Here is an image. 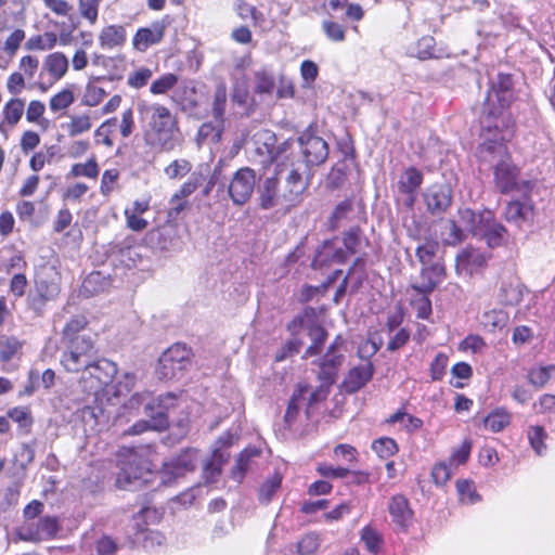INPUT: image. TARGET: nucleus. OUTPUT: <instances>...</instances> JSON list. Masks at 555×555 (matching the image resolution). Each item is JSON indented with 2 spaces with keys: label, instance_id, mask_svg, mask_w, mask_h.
Listing matches in <instances>:
<instances>
[{
  "label": "nucleus",
  "instance_id": "nucleus-1",
  "mask_svg": "<svg viewBox=\"0 0 555 555\" xmlns=\"http://www.w3.org/2000/svg\"><path fill=\"white\" fill-rule=\"evenodd\" d=\"M308 185L309 178L301 163L278 164L272 176L259 180V206L262 209L295 206L300 203Z\"/></svg>",
  "mask_w": 555,
  "mask_h": 555
},
{
  "label": "nucleus",
  "instance_id": "nucleus-2",
  "mask_svg": "<svg viewBox=\"0 0 555 555\" xmlns=\"http://www.w3.org/2000/svg\"><path fill=\"white\" fill-rule=\"evenodd\" d=\"M511 137L508 130L500 137L494 133L480 145L479 155L482 162L492 165L493 182L502 194L517 192L527 196L532 190V182L524 179L520 169L514 164L504 141Z\"/></svg>",
  "mask_w": 555,
  "mask_h": 555
},
{
  "label": "nucleus",
  "instance_id": "nucleus-3",
  "mask_svg": "<svg viewBox=\"0 0 555 555\" xmlns=\"http://www.w3.org/2000/svg\"><path fill=\"white\" fill-rule=\"evenodd\" d=\"M140 119L144 122V141L156 150L171 152L181 144L177 117L159 103H138Z\"/></svg>",
  "mask_w": 555,
  "mask_h": 555
},
{
  "label": "nucleus",
  "instance_id": "nucleus-4",
  "mask_svg": "<svg viewBox=\"0 0 555 555\" xmlns=\"http://www.w3.org/2000/svg\"><path fill=\"white\" fill-rule=\"evenodd\" d=\"M152 454V450L146 447L120 448L117 453V488L132 491L152 482L156 474Z\"/></svg>",
  "mask_w": 555,
  "mask_h": 555
},
{
  "label": "nucleus",
  "instance_id": "nucleus-5",
  "mask_svg": "<svg viewBox=\"0 0 555 555\" xmlns=\"http://www.w3.org/2000/svg\"><path fill=\"white\" fill-rule=\"evenodd\" d=\"M513 79L511 75L499 74L491 89L488 91L483 103V113L488 114L481 121L482 129L489 132L492 129V118L499 117L503 109L509 105L513 100Z\"/></svg>",
  "mask_w": 555,
  "mask_h": 555
},
{
  "label": "nucleus",
  "instance_id": "nucleus-6",
  "mask_svg": "<svg viewBox=\"0 0 555 555\" xmlns=\"http://www.w3.org/2000/svg\"><path fill=\"white\" fill-rule=\"evenodd\" d=\"M64 341L66 349L62 353L61 364L67 372H83L92 359L96 358L98 351L90 335H82L78 339Z\"/></svg>",
  "mask_w": 555,
  "mask_h": 555
},
{
  "label": "nucleus",
  "instance_id": "nucleus-7",
  "mask_svg": "<svg viewBox=\"0 0 555 555\" xmlns=\"http://www.w3.org/2000/svg\"><path fill=\"white\" fill-rule=\"evenodd\" d=\"M192 352L185 345L175 344L158 360L156 374L159 379L170 380L183 376L191 366Z\"/></svg>",
  "mask_w": 555,
  "mask_h": 555
},
{
  "label": "nucleus",
  "instance_id": "nucleus-8",
  "mask_svg": "<svg viewBox=\"0 0 555 555\" xmlns=\"http://www.w3.org/2000/svg\"><path fill=\"white\" fill-rule=\"evenodd\" d=\"M345 351V340L341 335H337L328 346L324 357L320 360V370L318 372L320 380H323L326 385L334 383L336 371L344 362Z\"/></svg>",
  "mask_w": 555,
  "mask_h": 555
},
{
  "label": "nucleus",
  "instance_id": "nucleus-9",
  "mask_svg": "<svg viewBox=\"0 0 555 555\" xmlns=\"http://www.w3.org/2000/svg\"><path fill=\"white\" fill-rule=\"evenodd\" d=\"M59 521L54 516H44L38 520L24 522L17 530L22 541L39 542L53 538L59 531Z\"/></svg>",
  "mask_w": 555,
  "mask_h": 555
},
{
  "label": "nucleus",
  "instance_id": "nucleus-10",
  "mask_svg": "<svg viewBox=\"0 0 555 555\" xmlns=\"http://www.w3.org/2000/svg\"><path fill=\"white\" fill-rule=\"evenodd\" d=\"M256 176L249 167L240 168L232 177L228 193L233 204L244 205L248 202L255 190Z\"/></svg>",
  "mask_w": 555,
  "mask_h": 555
},
{
  "label": "nucleus",
  "instance_id": "nucleus-11",
  "mask_svg": "<svg viewBox=\"0 0 555 555\" xmlns=\"http://www.w3.org/2000/svg\"><path fill=\"white\" fill-rule=\"evenodd\" d=\"M299 325L307 331L312 344L306 350V357H311L320 352V348L327 337V333L320 325L315 312L312 308H308L301 315L294 320V325Z\"/></svg>",
  "mask_w": 555,
  "mask_h": 555
},
{
  "label": "nucleus",
  "instance_id": "nucleus-12",
  "mask_svg": "<svg viewBox=\"0 0 555 555\" xmlns=\"http://www.w3.org/2000/svg\"><path fill=\"white\" fill-rule=\"evenodd\" d=\"M117 373V366L107 359H92L89 366L82 372V379L90 378V390L98 391L103 386L108 385Z\"/></svg>",
  "mask_w": 555,
  "mask_h": 555
},
{
  "label": "nucleus",
  "instance_id": "nucleus-13",
  "mask_svg": "<svg viewBox=\"0 0 555 555\" xmlns=\"http://www.w3.org/2000/svg\"><path fill=\"white\" fill-rule=\"evenodd\" d=\"M307 166H319L328 157V145L324 139L311 132H304L298 138Z\"/></svg>",
  "mask_w": 555,
  "mask_h": 555
},
{
  "label": "nucleus",
  "instance_id": "nucleus-14",
  "mask_svg": "<svg viewBox=\"0 0 555 555\" xmlns=\"http://www.w3.org/2000/svg\"><path fill=\"white\" fill-rule=\"evenodd\" d=\"M427 211L433 216L444 214L452 204V190L448 184H433L423 193Z\"/></svg>",
  "mask_w": 555,
  "mask_h": 555
},
{
  "label": "nucleus",
  "instance_id": "nucleus-15",
  "mask_svg": "<svg viewBox=\"0 0 555 555\" xmlns=\"http://www.w3.org/2000/svg\"><path fill=\"white\" fill-rule=\"evenodd\" d=\"M197 457V450L189 449L179 454L178 457L170 463H165L164 469L160 472L163 482L168 483L171 479L179 478L188 472H193L196 467Z\"/></svg>",
  "mask_w": 555,
  "mask_h": 555
},
{
  "label": "nucleus",
  "instance_id": "nucleus-16",
  "mask_svg": "<svg viewBox=\"0 0 555 555\" xmlns=\"http://www.w3.org/2000/svg\"><path fill=\"white\" fill-rule=\"evenodd\" d=\"M179 405V397L173 392H167L157 398L151 399L145 404V410L155 414L153 426L156 430L165 429L168 426V414Z\"/></svg>",
  "mask_w": 555,
  "mask_h": 555
},
{
  "label": "nucleus",
  "instance_id": "nucleus-17",
  "mask_svg": "<svg viewBox=\"0 0 555 555\" xmlns=\"http://www.w3.org/2000/svg\"><path fill=\"white\" fill-rule=\"evenodd\" d=\"M487 262L485 253L478 248L466 247L455 259V270L459 275L472 276L479 272Z\"/></svg>",
  "mask_w": 555,
  "mask_h": 555
},
{
  "label": "nucleus",
  "instance_id": "nucleus-18",
  "mask_svg": "<svg viewBox=\"0 0 555 555\" xmlns=\"http://www.w3.org/2000/svg\"><path fill=\"white\" fill-rule=\"evenodd\" d=\"M166 26L164 21H155L147 27L139 28L132 39L134 49L144 52L151 46L158 44L165 36Z\"/></svg>",
  "mask_w": 555,
  "mask_h": 555
},
{
  "label": "nucleus",
  "instance_id": "nucleus-19",
  "mask_svg": "<svg viewBox=\"0 0 555 555\" xmlns=\"http://www.w3.org/2000/svg\"><path fill=\"white\" fill-rule=\"evenodd\" d=\"M275 134L269 130H261L254 135L255 152L261 157L260 163L268 165L275 162L280 155V147L275 146Z\"/></svg>",
  "mask_w": 555,
  "mask_h": 555
},
{
  "label": "nucleus",
  "instance_id": "nucleus-20",
  "mask_svg": "<svg viewBox=\"0 0 555 555\" xmlns=\"http://www.w3.org/2000/svg\"><path fill=\"white\" fill-rule=\"evenodd\" d=\"M482 225V232L479 237L483 238L489 247H496L504 243L506 230L494 220V217L490 210L481 212L480 219Z\"/></svg>",
  "mask_w": 555,
  "mask_h": 555
},
{
  "label": "nucleus",
  "instance_id": "nucleus-21",
  "mask_svg": "<svg viewBox=\"0 0 555 555\" xmlns=\"http://www.w3.org/2000/svg\"><path fill=\"white\" fill-rule=\"evenodd\" d=\"M346 258L347 253L341 247H337L332 241H326L318 248L312 261V267L314 269H321L333 263H343Z\"/></svg>",
  "mask_w": 555,
  "mask_h": 555
},
{
  "label": "nucleus",
  "instance_id": "nucleus-22",
  "mask_svg": "<svg viewBox=\"0 0 555 555\" xmlns=\"http://www.w3.org/2000/svg\"><path fill=\"white\" fill-rule=\"evenodd\" d=\"M446 269L442 262L437 261L423 266L421 270V284L414 288L422 294L431 293L444 279Z\"/></svg>",
  "mask_w": 555,
  "mask_h": 555
},
{
  "label": "nucleus",
  "instance_id": "nucleus-23",
  "mask_svg": "<svg viewBox=\"0 0 555 555\" xmlns=\"http://www.w3.org/2000/svg\"><path fill=\"white\" fill-rule=\"evenodd\" d=\"M388 509L392 521L401 529H406L412 524L413 511L405 496L400 494L392 496Z\"/></svg>",
  "mask_w": 555,
  "mask_h": 555
},
{
  "label": "nucleus",
  "instance_id": "nucleus-24",
  "mask_svg": "<svg viewBox=\"0 0 555 555\" xmlns=\"http://www.w3.org/2000/svg\"><path fill=\"white\" fill-rule=\"evenodd\" d=\"M374 373V367L371 362H366L359 366L351 369L344 382V387L347 392L353 393L364 387Z\"/></svg>",
  "mask_w": 555,
  "mask_h": 555
},
{
  "label": "nucleus",
  "instance_id": "nucleus-25",
  "mask_svg": "<svg viewBox=\"0 0 555 555\" xmlns=\"http://www.w3.org/2000/svg\"><path fill=\"white\" fill-rule=\"evenodd\" d=\"M505 218L520 227L522 223L532 220L533 206L529 201H512L506 206Z\"/></svg>",
  "mask_w": 555,
  "mask_h": 555
},
{
  "label": "nucleus",
  "instance_id": "nucleus-26",
  "mask_svg": "<svg viewBox=\"0 0 555 555\" xmlns=\"http://www.w3.org/2000/svg\"><path fill=\"white\" fill-rule=\"evenodd\" d=\"M126 29L121 25L105 26L99 35V43L102 49H114L126 41Z\"/></svg>",
  "mask_w": 555,
  "mask_h": 555
},
{
  "label": "nucleus",
  "instance_id": "nucleus-27",
  "mask_svg": "<svg viewBox=\"0 0 555 555\" xmlns=\"http://www.w3.org/2000/svg\"><path fill=\"white\" fill-rule=\"evenodd\" d=\"M68 65V59L63 52H54L46 56L43 69L49 73L53 81H57L65 76Z\"/></svg>",
  "mask_w": 555,
  "mask_h": 555
},
{
  "label": "nucleus",
  "instance_id": "nucleus-28",
  "mask_svg": "<svg viewBox=\"0 0 555 555\" xmlns=\"http://www.w3.org/2000/svg\"><path fill=\"white\" fill-rule=\"evenodd\" d=\"M321 30L325 38L333 43H343L346 40L347 28L332 17L322 20Z\"/></svg>",
  "mask_w": 555,
  "mask_h": 555
},
{
  "label": "nucleus",
  "instance_id": "nucleus-29",
  "mask_svg": "<svg viewBox=\"0 0 555 555\" xmlns=\"http://www.w3.org/2000/svg\"><path fill=\"white\" fill-rule=\"evenodd\" d=\"M25 109V102L20 98L10 99L3 106V122L14 127L21 120Z\"/></svg>",
  "mask_w": 555,
  "mask_h": 555
},
{
  "label": "nucleus",
  "instance_id": "nucleus-30",
  "mask_svg": "<svg viewBox=\"0 0 555 555\" xmlns=\"http://www.w3.org/2000/svg\"><path fill=\"white\" fill-rule=\"evenodd\" d=\"M422 182V172L414 167H410L400 176L398 189L401 193H415Z\"/></svg>",
  "mask_w": 555,
  "mask_h": 555
},
{
  "label": "nucleus",
  "instance_id": "nucleus-31",
  "mask_svg": "<svg viewBox=\"0 0 555 555\" xmlns=\"http://www.w3.org/2000/svg\"><path fill=\"white\" fill-rule=\"evenodd\" d=\"M57 35L53 31H46L42 35H36L25 42V49L28 51L52 50L57 43Z\"/></svg>",
  "mask_w": 555,
  "mask_h": 555
},
{
  "label": "nucleus",
  "instance_id": "nucleus-32",
  "mask_svg": "<svg viewBox=\"0 0 555 555\" xmlns=\"http://www.w3.org/2000/svg\"><path fill=\"white\" fill-rule=\"evenodd\" d=\"M222 122L223 121H217V125L211 122L203 124L197 131V144L202 145L207 142L218 143L221 139Z\"/></svg>",
  "mask_w": 555,
  "mask_h": 555
},
{
  "label": "nucleus",
  "instance_id": "nucleus-33",
  "mask_svg": "<svg viewBox=\"0 0 555 555\" xmlns=\"http://www.w3.org/2000/svg\"><path fill=\"white\" fill-rule=\"evenodd\" d=\"M439 243L435 240H425V242L416 247L415 255L422 266H427L439 261L437 253Z\"/></svg>",
  "mask_w": 555,
  "mask_h": 555
},
{
  "label": "nucleus",
  "instance_id": "nucleus-34",
  "mask_svg": "<svg viewBox=\"0 0 555 555\" xmlns=\"http://www.w3.org/2000/svg\"><path fill=\"white\" fill-rule=\"evenodd\" d=\"M480 323L490 332L503 328L507 323V314L503 310H490L482 313Z\"/></svg>",
  "mask_w": 555,
  "mask_h": 555
},
{
  "label": "nucleus",
  "instance_id": "nucleus-35",
  "mask_svg": "<svg viewBox=\"0 0 555 555\" xmlns=\"http://www.w3.org/2000/svg\"><path fill=\"white\" fill-rule=\"evenodd\" d=\"M261 451L258 448H246L243 450L237 460L234 468L232 469V476L235 480L241 481L245 472L248 467V461L253 457L259 456Z\"/></svg>",
  "mask_w": 555,
  "mask_h": 555
},
{
  "label": "nucleus",
  "instance_id": "nucleus-36",
  "mask_svg": "<svg viewBox=\"0 0 555 555\" xmlns=\"http://www.w3.org/2000/svg\"><path fill=\"white\" fill-rule=\"evenodd\" d=\"M511 423V415L503 409H498L485 418V426L493 433L503 430Z\"/></svg>",
  "mask_w": 555,
  "mask_h": 555
},
{
  "label": "nucleus",
  "instance_id": "nucleus-37",
  "mask_svg": "<svg viewBox=\"0 0 555 555\" xmlns=\"http://www.w3.org/2000/svg\"><path fill=\"white\" fill-rule=\"evenodd\" d=\"M192 170V164L185 158L172 160L165 167L164 173L170 180H179L189 175Z\"/></svg>",
  "mask_w": 555,
  "mask_h": 555
},
{
  "label": "nucleus",
  "instance_id": "nucleus-38",
  "mask_svg": "<svg viewBox=\"0 0 555 555\" xmlns=\"http://www.w3.org/2000/svg\"><path fill=\"white\" fill-rule=\"evenodd\" d=\"M87 325V320L83 315L73 317L63 328V340L78 339L86 333H81Z\"/></svg>",
  "mask_w": 555,
  "mask_h": 555
},
{
  "label": "nucleus",
  "instance_id": "nucleus-39",
  "mask_svg": "<svg viewBox=\"0 0 555 555\" xmlns=\"http://www.w3.org/2000/svg\"><path fill=\"white\" fill-rule=\"evenodd\" d=\"M203 175L199 171H193L188 180L180 186V189L173 194V201L179 198H186L192 195L202 184Z\"/></svg>",
  "mask_w": 555,
  "mask_h": 555
},
{
  "label": "nucleus",
  "instance_id": "nucleus-40",
  "mask_svg": "<svg viewBox=\"0 0 555 555\" xmlns=\"http://www.w3.org/2000/svg\"><path fill=\"white\" fill-rule=\"evenodd\" d=\"M555 372V365L538 366L528 372L527 378L529 383L537 387H543Z\"/></svg>",
  "mask_w": 555,
  "mask_h": 555
},
{
  "label": "nucleus",
  "instance_id": "nucleus-41",
  "mask_svg": "<svg viewBox=\"0 0 555 555\" xmlns=\"http://www.w3.org/2000/svg\"><path fill=\"white\" fill-rule=\"evenodd\" d=\"M36 292L43 298L54 300L60 294V285L56 278L46 279L40 276L36 282Z\"/></svg>",
  "mask_w": 555,
  "mask_h": 555
},
{
  "label": "nucleus",
  "instance_id": "nucleus-42",
  "mask_svg": "<svg viewBox=\"0 0 555 555\" xmlns=\"http://www.w3.org/2000/svg\"><path fill=\"white\" fill-rule=\"evenodd\" d=\"M92 127L89 115H73L69 122L65 126L69 137H77L89 131Z\"/></svg>",
  "mask_w": 555,
  "mask_h": 555
},
{
  "label": "nucleus",
  "instance_id": "nucleus-43",
  "mask_svg": "<svg viewBox=\"0 0 555 555\" xmlns=\"http://www.w3.org/2000/svg\"><path fill=\"white\" fill-rule=\"evenodd\" d=\"M101 0H78V11L82 18L94 25L99 16Z\"/></svg>",
  "mask_w": 555,
  "mask_h": 555
},
{
  "label": "nucleus",
  "instance_id": "nucleus-44",
  "mask_svg": "<svg viewBox=\"0 0 555 555\" xmlns=\"http://www.w3.org/2000/svg\"><path fill=\"white\" fill-rule=\"evenodd\" d=\"M299 555H313L320 546V537L315 532L305 534L297 543Z\"/></svg>",
  "mask_w": 555,
  "mask_h": 555
},
{
  "label": "nucleus",
  "instance_id": "nucleus-45",
  "mask_svg": "<svg viewBox=\"0 0 555 555\" xmlns=\"http://www.w3.org/2000/svg\"><path fill=\"white\" fill-rule=\"evenodd\" d=\"M227 103V89L224 85L217 86L214 94L212 115L216 121H223Z\"/></svg>",
  "mask_w": 555,
  "mask_h": 555
},
{
  "label": "nucleus",
  "instance_id": "nucleus-46",
  "mask_svg": "<svg viewBox=\"0 0 555 555\" xmlns=\"http://www.w3.org/2000/svg\"><path fill=\"white\" fill-rule=\"evenodd\" d=\"M177 82L178 76L168 73L154 80L150 87V91L155 95L165 94L167 91L172 89L177 85Z\"/></svg>",
  "mask_w": 555,
  "mask_h": 555
},
{
  "label": "nucleus",
  "instance_id": "nucleus-47",
  "mask_svg": "<svg viewBox=\"0 0 555 555\" xmlns=\"http://www.w3.org/2000/svg\"><path fill=\"white\" fill-rule=\"evenodd\" d=\"M361 540L367 551L376 554L383 543L382 535L372 527H364L361 531Z\"/></svg>",
  "mask_w": 555,
  "mask_h": 555
},
{
  "label": "nucleus",
  "instance_id": "nucleus-48",
  "mask_svg": "<svg viewBox=\"0 0 555 555\" xmlns=\"http://www.w3.org/2000/svg\"><path fill=\"white\" fill-rule=\"evenodd\" d=\"M117 119L109 118L105 120L95 131L94 137L98 143H102L108 147L114 145L113 140L111 139V134L113 132V128L116 126Z\"/></svg>",
  "mask_w": 555,
  "mask_h": 555
},
{
  "label": "nucleus",
  "instance_id": "nucleus-49",
  "mask_svg": "<svg viewBox=\"0 0 555 555\" xmlns=\"http://www.w3.org/2000/svg\"><path fill=\"white\" fill-rule=\"evenodd\" d=\"M74 100V93L65 89L51 98L49 106L52 112L56 113L70 106Z\"/></svg>",
  "mask_w": 555,
  "mask_h": 555
},
{
  "label": "nucleus",
  "instance_id": "nucleus-50",
  "mask_svg": "<svg viewBox=\"0 0 555 555\" xmlns=\"http://www.w3.org/2000/svg\"><path fill=\"white\" fill-rule=\"evenodd\" d=\"M281 481L282 478L279 475H275L271 479H268L266 482H263L259 490V500L264 504L269 503L273 494L280 488Z\"/></svg>",
  "mask_w": 555,
  "mask_h": 555
},
{
  "label": "nucleus",
  "instance_id": "nucleus-51",
  "mask_svg": "<svg viewBox=\"0 0 555 555\" xmlns=\"http://www.w3.org/2000/svg\"><path fill=\"white\" fill-rule=\"evenodd\" d=\"M546 437V433L541 426L530 427L528 430V438L531 447L534 449L538 455H542L545 450L544 439Z\"/></svg>",
  "mask_w": 555,
  "mask_h": 555
},
{
  "label": "nucleus",
  "instance_id": "nucleus-52",
  "mask_svg": "<svg viewBox=\"0 0 555 555\" xmlns=\"http://www.w3.org/2000/svg\"><path fill=\"white\" fill-rule=\"evenodd\" d=\"M442 236L444 243L452 246L457 245L464 240L463 231L451 219L446 221V232L442 233Z\"/></svg>",
  "mask_w": 555,
  "mask_h": 555
},
{
  "label": "nucleus",
  "instance_id": "nucleus-53",
  "mask_svg": "<svg viewBox=\"0 0 555 555\" xmlns=\"http://www.w3.org/2000/svg\"><path fill=\"white\" fill-rule=\"evenodd\" d=\"M152 70L146 67H141L133 73H130L127 78V83L131 88L140 89L144 87L152 77Z\"/></svg>",
  "mask_w": 555,
  "mask_h": 555
},
{
  "label": "nucleus",
  "instance_id": "nucleus-54",
  "mask_svg": "<svg viewBox=\"0 0 555 555\" xmlns=\"http://www.w3.org/2000/svg\"><path fill=\"white\" fill-rule=\"evenodd\" d=\"M363 271H364V260L362 258H357L351 266V268L348 270V273L346 278L344 279L341 285L338 287L336 292V298L341 296L346 292V286L348 283V280L357 275L358 282L360 283L363 278Z\"/></svg>",
  "mask_w": 555,
  "mask_h": 555
},
{
  "label": "nucleus",
  "instance_id": "nucleus-55",
  "mask_svg": "<svg viewBox=\"0 0 555 555\" xmlns=\"http://www.w3.org/2000/svg\"><path fill=\"white\" fill-rule=\"evenodd\" d=\"M456 489L462 502L464 503L473 504L480 500V496L476 493L473 483L467 480H459L456 482Z\"/></svg>",
  "mask_w": 555,
  "mask_h": 555
},
{
  "label": "nucleus",
  "instance_id": "nucleus-56",
  "mask_svg": "<svg viewBox=\"0 0 555 555\" xmlns=\"http://www.w3.org/2000/svg\"><path fill=\"white\" fill-rule=\"evenodd\" d=\"M70 173L74 177L96 178L99 175L98 164L94 159H90L85 164H75L72 167Z\"/></svg>",
  "mask_w": 555,
  "mask_h": 555
},
{
  "label": "nucleus",
  "instance_id": "nucleus-57",
  "mask_svg": "<svg viewBox=\"0 0 555 555\" xmlns=\"http://www.w3.org/2000/svg\"><path fill=\"white\" fill-rule=\"evenodd\" d=\"M372 448L380 457H388L395 454L398 450L397 443L391 438H380L375 440Z\"/></svg>",
  "mask_w": 555,
  "mask_h": 555
},
{
  "label": "nucleus",
  "instance_id": "nucleus-58",
  "mask_svg": "<svg viewBox=\"0 0 555 555\" xmlns=\"http://www.w3.org/2000/svg\"><path fill=\"white\" fill-rule=\"evenodd\" d=\"M26 82L25 77L21 72L12 73L7 79V90L10 94L18 95L25 89Z\"/></svg>",
  "mask_w": 555,
  "mask_h": 555
},
{
  "label": "nucleus",
  "instance_id": "nucleus-59",
  "mask_svg": "<svg viewBox=\"0 0 555 555\" xmlns=\"http://www.w3.org/2000/svg\"><path fill=\"white\" fill-rule=\"evenodd\" d=\"M39 67V60L33 55H25L20 60L18 68L24 77L31 79Z\"/></svg>",
  "mask_w": 555,
  "mask_h": 555
},
{
  "label": "nucleus",
  "instance_id": "nucleus-60",
  "mask_svg": "<svg viewBox=\"0 0 555 555\" xmlns=\"http://www.w3.org/2000/svg\"><path fill=\"white\" fill-rule=\"evenodd\" d=\"M274 88L273 77L266 73L260 72L256 74V87L255 90L258 93H271Z\"/></svg>",
  "mask_w": 555,
  "mask_h": 555
},
{
  "label": "nucleus",
  "instance_id": "nucleus-61",
  "mask_svg": "<svg viewBox=\"0 0 555 555\" xmlns=\"http://www.w3.org/2000/svg\"><path fill=\"white\" fill-rule=\"evenodd\" d=\"M435 40L430 36L423 37L417 42V57L426 60L434 56Z\"/></svg>",
  "mask_w": 555,
  "mask_h": 555
},
{
  "label": "nucleus",
  "instance_id": "nucleus-62",
  "mask_svg": "<svg viewBox=\"0 0 555 555\" xmlns=\"http://www.w3.org/2000/svg\"><path fill=\"white\" fill-rule=\"evenodd\" d=\"M25 39V31L23 29H15L4 42V51L13 55L20 48L22 41Z\"/></svg>",
  "mask_w": 555,
  "mask_h": 555
},
{
  "label": "nucleus",
  "instance_id": "nucleus-63",
  "mask_svg": "<svg viewBox=\"0 0 555 555\" xmlns=\"http://www.w3.org/2000/svg\"><path fill=\"white\" fill-rule=\"evenodd\" d=\"M9 417L22 427H29L33 423L30 413L26 408H14L10 410Z\"/></svg>",
  "mask_w": 555,
  "mask_h": 555
},
{
  "label": "nucleus",
  "instance_id": "nucleus-64",
  "mask_svg": "<svg viewBox=\"0 0 555 555\" xmlns=\"http://www.w3.org/2000/svg\"><path fill=\"white\" fill-rule=\"evenodd\" d=\"M318 472L321 476L328 478H344L349 474L348 468L335 467L325 463L318 466Z\"/></svg>",
  "mask_w": 555,
  "mask_h": 555
}]
</instances>
